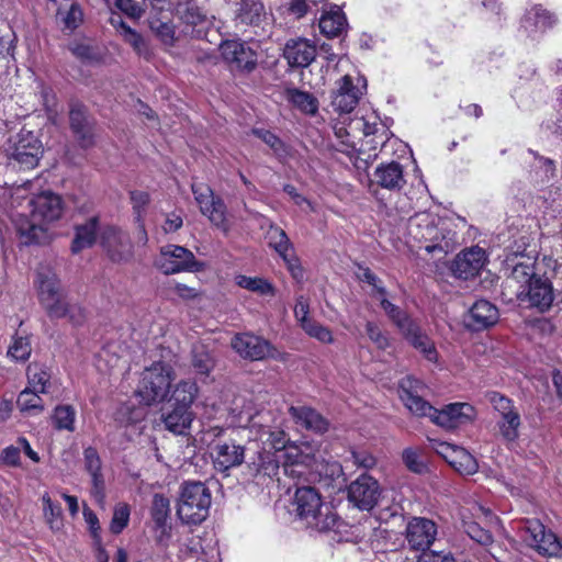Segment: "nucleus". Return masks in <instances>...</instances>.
Segmentation results:
<instances>
[{
    "mask_svg": "<svg viewBox=\"0 0 562 562\" xmlns=\"http://www.w3.org/2000/svg\"><path fill=\"white\" fill-rule=\"evenodd\" d=\"M381 495L379 482L371 475L363 473L347 487L348 501L361 510H371Z\"/></svg>",
    "mask_w": 562,
    "mask_h": 562,
    "instance_id": "ddd939ff",
    "label": "nucleus"
},
{
    "mask_svg": "<svg viewBox=\"0 0 562 562\" xmlns=\"http://www.w3.org/2000/svg\"><path fill=\"white\" fill-rule=\"evenodd\" d=\"M85 468L91 474L101 472V459L95 448L88 447L83 451Z\"/></svg>",
    "mask_w": 562,
    "mask_h": 562,
    "instance_id": "338daca9",
    "label": "nucleus"
},
{
    "mask_svg": "<svg viewBox=\"0 0 562 562\" xmlns=\"http://www.w3.org/2000/svg\"><path fill=\"white\" fill-rule=\"evenodd\" d=\"M270 438L272 449L276 451L258 449L254 451L246 463L245 475L257 484H261L262 479L273 477L279 471L278 452L285 447L284 434L282 431L270 432Z\"/></svg>",
    "mask_w": 562,
    "mask_h": 562,
    "instance_id": "6e6552de",
    "label": "nucleus"
},
{
    "mask_svg": "<svg viewBox=\"0 0 562 562\" xmlns=\"http://www.w3.org/2000/svg\"><path fill=\"white\" fill-rule=\"evenodd\" d=\"M284 95L294 108L305 114L314 115L318 111V100L307 91L288 88Z\"/></svg>",
    "mask_w": 562,
    "mask_h": 562,
    "instance_id": "c9c22d12",
    "label": "nucleus"
},
{
    "mask_svg": "<svg viewBox=\"0 0 562 562\" xmlns=\"http://www.w3.org/2000/svg\"><path fill=\"white\" fill-rule=\"evenodd\" d=\"M212 495L200 481L183 482L177 503V516L186 525H200L209 516Z\"/></svg>",
    "mask_w": 562,
    "mask_h": 562,
    "instance_id": "39448f33",
    "label": "nucleus"
},
{
    "mask_svg": "<svg viewBox=\"0 0 562 562\" xmlns=\"http://www.w3.org/2000/svg\"><path fill=\"white\" fill-rule=\"evenodd\" d=\"M401 334L411 346L425 357L426 360L429 362H437L438 352L434 341L415 321L406 326Z\"/></svg>",
    "mask_w": 562,
    "mask_h": 562,
    "instance_id": "c756f323",
    "label": "nucleus"
},
{
    "mask_svg": "<svg viewBox=\"0 0 562 562\" xmlns=\"http://www.w3.org/2000/svg\"><path fill=\"white\" fill-rule=\"evenodd\" d=\"M130 520V508L127 505H121L114 508L110 522V531L113 535L121 533L127 526Z\"/></svg>",
    "mask_w": 562,
    "mask_h": 562,
    "instance_id": "13d9d810",
    "label": "nucleus"
},
{
    "mask_svg": "<svg viewBox=\"0 0 562 562\" xmlns=\"http://www.w3.org/2000/svg\"><path fill=\"white\" fill-rule=\"evenodd\" d=\"M293 505L296 516L304 520L308 528L327 532L337 526V514L322 502L319 493L312 486L297 487Z\"/></svg>",
    "mask_w": 562,
    "mask_h": 562,
    "instance_id": "20e7f679",
    "label": "nucleus"
},
{
    "mask_svg": "<svg viewBox=\"0 0 562 562\" xmlns=\"http://www.w3.org/2000/svg\"><path fill=\"white\" fill-rule=\"evenodd\" d=\"M485 251L475 246L461 251L451 262L450 271L456 278L469 280L476 277L485 263Z\"/></svg>",
    "mask_w": 562,
    "mask_h": 562,
    "instance_id": "aec40b11",
    "label": "nucleus"
},
{
    "mask_svg": "<svg viewBox=\"0 0 562 562\" xmlns=\"http://www.w3.org/2000/svg\"><path fill=\"white\" fill-rule=\"evenodd\" d=\"M289 414L295 424L315 434L323 435L329 428V422L310 406H290Z\"/></svg>",
    "mask_w": 562,
    "mask_h": 562,
    "instance_id": "7c9ffc66",
    "label": "nucleus"
},
{
    "mask_svg": "<svg viewBox=\"0 0 562 562\" xmlns=\"http://www.w3.org/2000/svg\"><path fill=\"white\" fill-rule=\"evenodd\" d=\"M361 94L352 78L346 75L337 82V89L331 93L330 105L339 114L350 113L359 103Z\"/></svg>",
    "mask_w": 562,
    "mask_h": 562,
    "instance_id": "5701e85b",
    "label": "nucleus"
},
{
    "mask_svg": "<svg viewBox=\"0 0 562 562\" xmlns=\"http://www.w3.org/2000/svg\"><path fill=\"white\" fill-rule=\"evenodd\" d=\"M15 34L10 27L0 29V59L13 57Z\"/></svg>",
    "mask_w": 562,
    "mask_h": 562,
    "instance_id": "680f3d73",
    "label": "nucleus"
},
{
    "mask_svg": "<svg viewBox=\"0 0 562 562\" xmlns=\"http://www.w3.org/2000/svg\"><path fill=\"white\" fill-rule=\"evenodd\" d=\"M488 400L499 416L517 411L513 401L498 392L490 393Z\"/></svg>",
    "mask_w": 562,
    "mask_h": 562,
    "instance_id": "0e129e2a",
    "label": "nucleus"
},
{
    "mask_svg": "<svg viewBox=\"0 0 562 562\" xmlns=\"http://www.w3.org/2000/svg\"><path fill=\"white\" fill-rule=\"evenodd\" d=\"M4 154L10 165L21 169H33L38 165L44 147L33 132L22 128L8 139Z\"/></svg>",
    "mask_w": 562,
    "mask_h": 562,
    "instance_id": "0eeeda50",
    "label": "nucleus"
},
{
    "mask_svg": "<svg viewBox=\"0 0 562 562\" xmlns=\"http://www.w3.org/2000/svg\"><path fill=\"white\" fill-rule=\"evenodd\" d=\"M178 12L181 20L189 25H198L205 20V15L201 12L200 8L193 2H186L180 4Z\"/></svg>",
    "mask_w": 562,
    "mask_h": 562,
    "instance_id": "4d7b16f0",
    "label": "nucleus"
},
{
    "mask_svg": "<svg viewBox=\"0 0 562 562\" xmlns=\"http://www.w3.org/2000/svg\"><path fill=\"white\" fill-rule=\"evenodd\" d=\"M359 271L360 272L358 273V279L362 282L372 285L373 291L376 293V296L387 294L386 289L382 285V281L375 273L371 271L370 268L359 266Z\"/></svg>",
    "mask_w": 562,
    "mask_h": 562,
    "instance_id": "e2e57ef3",
    "label": "nucleus"
},
{
    "mask_svg": "<svg viewBox=\"0 0 562 562\" xmlns=\"http://www.w3.org/2000/svg\"><path fill=\"white\" fill-rule=\"evenodd\" d=\"M214 464L218 471H227L232 468L239 467L244 462L247 463L251 456H248L249 448L236 445L235 441L228 440L218 442L214 447Z\"/></svg>",
    "mask_w": 562,
    "mask_h": 562,
    "instance_id": "4be33fe9",
    "label": "nucleus"
},
{
    "mask_svg": "<svg viewBox=\"0 0 562 562\" xmlns=\"http://www.w3.org/2000/svg\"><path fill=\"white\" fill-rule=\"evenodd\" d=\"M76 412L70 405H59L54 409L53 423L55 428L59 430H75Z\"/></svg>",
    "mask_w": 562,
    "mask_h": 562,
    "instance_id": "de8ad7c7",
    "label": "nucleus"
},
{
    "mask_svg": "<svg viewBox=\"0 0 562 562\" xmlns=\"http://www.w3.org/2000/svg\"><path fill=\"white\" fill-rule=\"evenodd\" d=\"M98 226V216H91L83 224L75 226V237L70 246L72 254H79L81 250L90 248L95 243Z\"/></svg>",
    "mask_w": 562,
    "mask_h": 562,
    "instance_id": "f704fd0d",
    "label": "nucleus"
},
{
    "mask_svg": "<svg viewBox=\"0 0 562 562\" xmlns=\"http://www.w3.org/2000/svg\"><path fill=\"white\" fill-rule=\"evenodd\" d=\"M496 424L504 440L514 442L519 438L521 420L518 411L499 416Z\"/></svg>",
    "mask_w": 562,
    "mask_h": 562,
    "instance_id": "58836bf2",
    "label": "nucleus"
},
{
    "mask_svg": "<svg viewBox=\"0 0 562 562\" xmlns=\"http://www.w3.org/2000/svg\"><path fill=\"white\" fill-rule=\"evenodd\" d=\"M418 384L419 382L412 378L402 380L400 397L412 414L418 417H428L434 406L417 393Z\"/></svg>",
    "mask_w": 562,
    "mask_h": 562,
    "instance_id": "cd10ccee",
    "label": "nucleus"
},
{
    "mask_svg": "<svg viewBox=\"0 0 562 562\" xmlns=\"http://www.w3.org/2000/svg\"><path fill=\"white\" fill-rule=\"evenodd\" d=\"M150 516L155 525V529L159 531L157 540L161 542L164 538L170 537V526L168 519L170 517L169 498L162 494L156 493L153 497Z\"/></svg>",
    "mask_w": 562,
    "mask_h": 562,
    "instance_id": "473e14b6",
    "label": "nucleus"
},
{
    "mask_svg": "<svg viewBox=\"0 0 562 562\" xmlns=\"http://www.w3.org/2000/svg\"><path fill=\"white\" fill-rule=\"evenodd\" d=\"M108 7H114L132 20H139L146 11V0H104Z\"/></svg>",
    "mask_w": 562,
    "mask_h": 562,
    "instance_id": "a18cd8bd",
    "label": "nucleus"
},
{
    "mask_svg": "<svg viewBox=\"0 0 562 562\" xmlns=\"http://www.w3.org/2000/svg\"><path fill=\"white\" fill-rule=\"evenodd\" d=\"M31 342L27 337H15L8 349V356L15 361H26L31 356Z\"/></svg>",
    "mask_w": 562,
    "mask_h": 562,
    "instance_id": "6e6d98bb",
    "label": "nucleus"
},
{
    "mask_svg": "<svg viewBox=\"0 0 562 562\" xmlns=\"http://www.w3.org/2000/svg\"><path fill=\"white\" fill-rule=\"evenodd\" d=\"M156 267L165 274H173L182 271L199 272L204 263L195 259L193 252L178 245H166L160 248L156 260Z\"/></svg>",
    "mask_w": 562,
    "mask_h": 562,
    "instance_id": "1a4fd4ad",
    "label": "nucleus"
},
{
    "mask_svg": "<svg viewBox=\"0 0 562 562\" xmlns=\"http://www.w3.org/2000/svg\"><path fill=\"white\" fill-rule=\"evenodd\" d=\"M504 270L509 280L519 284V290H525L526 285H529L538 277L536 261L530 257L514 255L512 258H507Z\"/></svg>",
    "mask_w": 562,
    "mask_h": 562,
    "instance_id": "a878e982",
    "label": "nucleus"
},
{
    "mask_svg": "<svg viewBox=\"0 0 562 562\" xmlns=\"http://www.w3.org/2000/svg\"><path fill=\"white\" fill-rule=\"evenodd\" d=\"M29 384L32 389L46 393V384L49 382V373L36 363L27 367Z\"/></svg>",
    "mask_w": 562,
    "mask_h": 562,
    "instance_id": "603ef678",
    "label": "nucleus"
},
{
    "mask_svg": "<svg viewBox=\"0 0 562 562\" xmlns=\"http://www.w3.org/2000/svg\"><path fill=\"white\" fill-rule=\"evenodd\" d=\"M464 532L475 542L481 546L487 547L493 543V535L490 530L482 528L475 521L464 522Z\"/></svg>",
    "mask_w": 562,
    "mask_h": 562,
    "instance_id": "5fc2aeb1",
    "label": "nucleus"
},
{
    "mask_svg": "<svg viewBox=\"0 0 562 562\" xmlns=\"http://www.w3.org/2000/svg\"><path fill=\"white\" fill-rule=\"evenodd\" d=\"M100 244L113 262H128L134 256L130 234L116 226H106L101 232Z\"/></svg>",
    "mask_w": 562,
    "mask_h": 562,
    "instance_id": "9b49d317",
    "label": "nucleus"
},
{
    "mask_svg": "<svg viewBox=\"0 0 562 562\" xmlns=\"http://www.w3.org/2000/svg\"><path fill=\"white\" fill-rule=\"evenodd\" d=\"M148 23L150 30L162 44L167 46H173L176 42V30L168 15L162 18L149 16Z\"/></svg>",
    "mask_w": 562,
    "mask_h": 562,
    "instance_id": "4c0bfd02",
    "label": "nucleus"
},
{
    "mask_svg": "<svg viewBox=\"0 0 562 562\" xmlns=\"http://www.w3.org/2000/svg\"><path fill=\"white\" fill-rule=\"evenodd\" d=\"M428 417L437 426L454 429L473 419L474 407L469 403H451L442 409L432 407Z\"/></svg>",
    "mask_w": 562,
    "mask_h": 562,
    "instance_id": "dca6fc26",
    "label": "nucleus"
},
{
    "mask_svg": "<svg viewBox=\"0 0 562 562\" xmlns=\"http://www.w3.org/2000/svg\"><path fill=\"white\" fill-rule=\"evenodd\" d=\"M528 153L535 158L532 168L541 182H549L557 176V166L553 159L541 156L538 151L531 148L528 149Z\"/></svg>",
    "mask_w": 562,
    "mask_h": 562,
    "instance_id": "c03bdc74",
    "label": "nucleus"
},
{
    "mask_svg": "<svg viewBox=\"0 0 562 562\" xmlns=\"http://www.w3.org/2000/svg\"><path fill=\"white\" fill-rule=\"evenodd\" d=\"M283 56L289 66L293 68H305L314 61L316 47L305 38H291L285 43Z\"/></svg>",
    "mask_w": 562,
    "mask_h": 562,
    "instance_id": "393cba45",
    "label": "nucleus"
},
{
    "mask_svg": "<svg viewBox=\"0 0 562 562\" xmlns=\"http://www.w3.org/2000/svg\"><path fill=\"white\" fill-rule=\"evenodd\" d=\"M403 461L407 469L414 473L422 474L426 471V464L420 460L419 454L414 449L403 451Z\"/></svg>",
    "mask_w": 562,
    "mask_h": 562,
    "instance_id": "69168bd1",
    "label": "nucleus"
},
{
    "mask_svg": "<svg viewBox=\"0 0 562 562\" xmlns=\"http://www.w3.org/2000/svg\"><path fill=\"white\" fill-rule=\"evenodd\" d=\"M192 193L198 202L201 212L207 215L210 221L217 227L227 231L226 224V205L224 202L213 195V191L206 184H192Z\"/></svg>",
    "mask_w": 562,
    "mask_h": 562,
    "instance_id": "4468645a",
    "label": "nucleus"
},
{
    "mask_svg": "<svg viewBox=\"0 0 562 562\" xmlns=\"http://www.w3.org/2000/svg\"><path fill=\"white\" fill-rule=\"evenodd\" d=\"M373 177L379 187L390 191L397 192L406 186L403 166L395 160L378 165Z\"/></svg>",
    "mask_w": 562,
    "mask_h": 562,
    "instance_id": "c85d7f7f",
    "label": "nucleus"
},
{
    "mask_svg": "<svg viewBox=\"0 0 562 562\" xmlns=\"http://www.w3.org/2000/svg\"><path fill=\"white\" fill-rule=\"evenodd\" d=\"M38 296L41 304L50 318L68 317L69 322L80 325L83 315L80 308L70 306L64 296L60 280L57 274L46 266L37 271Z\"/></svg>",
    "mask_w": 562,
    "mask_h": 562,
    "instance_id": "f03ea898",
    "label": "nucleus"
},
{
    "mask_svg": "<svg viewBox=\"0 0 562 562\" xmlns=\"http://www.w3.org/2000/svg\"><path fill=\"white\" fill-rule=\"evenodd\" d=\"M437 536L436 524L425 517H413L405 530V538L411 549L426 551L432 544Z\"/></svg>",
    "mask_w": 562,
    "mask_h": 562,
    "instance_id": "f3484780",
    "label": "nucleus"
},
{
    "mask_svg": "<svg viewBox=\"0 0 562 562\" xmlns=\"http://www.w3.org/2000/svg\"><path fill=\"white\" fill-rule=\"evenodd\" d=\"M525 541L538 553L548 557H562V543L551 530L538 519H528L525 524Z\"/></svg>",
    "mask_w": 562,
    "mask_h": 562,
    "instance_id": "f8f14e48",
    "label": "nucleus"
},
{
    "mask_svg": "<svg viewBox=\"0 0 562 562\" xmlns=\"http://www.w3.org/2000/svg\"><path fill=\"white\" fill-rule=\"evenodd\" d=\"M82 514H83L85 521L89 526V530L94 540V543L100 542L101 541V536H100L101 527H100L98 516L87 505H85Z\"/></svg>",
    "mask_w": 562,
    "mask_h": 562,
    "instance_id": "774afa93",
    "label": "nucleus"
},
{
    "mask_svg": "<svg viewBox=\"0 0 562 562\" xmlns=\"http://www.w3.org/2000/svg\"><path fill=\"white\" fill-rule=\"evenodd\" d=\"M69 127L78 145L83 148H90L95 143V119L89 112L87 105L82 102L72 100L69 103Z\"/></svg>",
    "mask_w": 562,
    "mask_h": 562,
    "instance_id": "9d476101",
    "label": "nucleus"
},
{
    "mask_svg": "<svg viewBox=\"0 0 562 562\" xmlns=\"http://www.w3.org/2000/svg\"><path fill=\"white\" fill-rule=\"evenodd\" d=\"M128 43L135 53L146 60H150L154 53L149 46V43L134 29H126V35L123 38Z\"/></svg>",
    "mask_w": 562,
    "mask_h": 562,
    "instance_id": "09e8293b",
    "label": "nucleus"
},
{
    "mask_svg": "<svg viewBox=\"0 0 562 562\" xmlns=\"http://www.w3.org/2000/svg\"><path fill=\"white\" fill-rule=\"evenodd\" d=\"M232 348L243 358L250 360H262L273 357L274 348L265 338L254 334H238L232 339Z\"/></svg>",
    "mask_w": 562,
    "mask_h": 562,
    "instance_id": "a211bd4d",
    "label": "nucleus"
},
{
    "mask_svg": "<svg viewBox=\"0 0 562 562\" xmlns=\"http://www.w3.org/2000/svg\"><path fill=\"white\" fill-rule=\"evenodd\" d=\"M439 453L445 460L462 475H471L477 472L476 459L464 448L449 443H441Z\"/></svg>",
    "mask_w": 562,
    "mask_h": 562,
    "instance_id": "bb28decb",
    "label": "nucleus"
},
{
    "mask_svg": "<svg viewBox=\"0 0 562 562\" xmlns=\"http://www.w3.org/2000/svg\"><path fill=\"white\" fill-rule=\"evenodd\" d=\"M221 54L226 63L240 71L249 74L257 67V53L246 43L225 41L221 44Z\"/></svg>",
    "mask_w": 562,
    "mask_h": 562,
    "instance_id": "6ab92c4d",
    "label": "nucleus"
},
{
    "mask_svg": "<svg viewBox=\"0 0 562 562\" xmlns=\"http://www.w3.org/2000/svg\"><path fill=\"white\" fill-rule=\"evenodd\" d=\"M366 333L378 349L385 350L390 347L387 335L374 322L366 323Z\"/></svg>",
    "mask_w": 562,
    "mask_h": 562,
    "instance_id": "bf43d9fd",
    "label": "nucleus"
},
{
    "mask_svg": "<svg viewBox=\"0 0 562 562\" xmlns=\"http://www.w3.org/2000/svg\"><path fill=\"white\" fill-rule=\"evenodd\" d=\"M517 297L521 302H528L530 307L544 313L550 310L554 301L552 283L548 278L538 276L529 285H526L525 290L518 291Z\"/></svg>",
    "mask_w": 562,
    "mask_h": 562,
    "instance_id": "2eb2a0df",
    "label": "nucleus"
},
{
    "mask_svg": "<svg viewBox=\"0 0 562 562\" xmlns=\"http://www.w3.org/2000/svg\"><path fill=\"white\" fill-rule=\"evenodd\" d=\"M302 328L307 335L316 338L321 342L330 344L334 340L331 331L327 327L313 321L303 323Z\"/></svg>",
    "mask_w": 562,
    "mask_h": 562,
    "instance_id": "052dcab7",
    "label": "nucleus"
},
{
    "mask_svg": "<svg viewBox=\"0 0 562 562\" xmlns=\"http://www.w3.org/2000/svg\"><path fill=\"white\" fill-rule=\"evenodd\" d=\"M422 237L428 241V244L425 245V250L428 254L438 251L447 255L453 251L459 244L457 232L448 227L446 224H442L441 226L427 224Z\"/></svg>",
    "mask_w": 562,
    "mask_h": 562,
    "instance_id": "412c9836",
    "label": "nucleus"
},
{
    "mask_svg": "<svg viewBox=\"0 0 562 562\" xmlns=\"http://www.w3.org/2000/svg\"><path fill=\"white\" fill-rule=\"evenodd\" d=\"M318 483L324 488L340 490V482L344 481L342 467L338 462H326L318 465Z\"/></svg>",
    "mask_w": 562,
    "mask_h": 562,
    "instance_id": "e433bc0d",
    "label": "nucleus"
},
{
    "mask_svg": "<svg viewBox=\"0 0 562 562\" xmlns=\"http://www.w3.org/2000/svg\"><path fill=\"white\" fill-rule=\"evenodd\" d=\"M557 16L544 9L541 4H535L526 11L521 19V27L528 33L529 36L543 33L548 29L553 27L557 23Z\"/></svg>",
    "mask_w": 562,
    "mask_h": 562,
    "instance_id": "2f4dec72",
    "label": "nucleus"
},
{
    "mask_svg": "<svg viewBox=\"0 0 562 562\" xmlns=\"http://www.w3.org/2000/svg\"><path fill=\"white\" fill-rule=\"evenodd\" d=\"M251 134L260 138L267 144L278 157L286 156V147L282 139L269 130L255 127L251 130Z\"/></svg>",
    "mask_w": 562,
    "mask_h": 562,
    "instance_id": "8fccbe9b",
    "label": "nucleus"
},
{
    "mask_svg": "<svg viewBox=\"0 0 562 562\" xmlns=\"http://www.w3.org/2000/svg\"><path fill=\"white\" fill-rule=\"evenodd\" d=\"M235 281L238 286L260 295L273 296L276 294V289L272 283L263 278L239 274L235 278Z\"/></svg>",
    "mask_w": 562,
    "mask_h": 562,
    "instance_id": "37998d69",
    "label": "nucleus"
},
{
    "mask_svg": "<svg viewBox=\"0 0 562 562\" xmlns=\"http://www.w3.org/2000/svg\"><path fill=\"white\" fill-rule=\"evenodd\" d=\"M347 29V18L339 5H331L330 10L324 12L319 19V30L329 38L341 36Z\"/></svg>",
    "mask_w": 562,
    "mask_h": 562,
    "instance_id": "72a5a7b5",
    "label": "nucleus"
},
{
    "mask_svg": "<svg viewBox=\"0 0 562 562\" xmlns=\"http://www.w3.org/2000/svg\"><path fill=\"white\" fill-rule=\"evenodd\" d=\"M268 238L270 247H272L278 254H283L285 250H293V244L286 233L279 226H270L268 231Z\"/></svg>",
    "mask_w": 562,
    "mask_h": 562,
    "instance_id": "3c124183",
    "label": "nucleus"
},
{
    "mask_svg": "<svg viewBox=\"0 0 562 562\" xmlns=\"http://www.w3.org/2000/svg\"><path fill=\"white\" fill-rule=\"evenodd\" d=\"M263 4L257 0H240L236 19L246 25H255L260 22L263 13Z\"/></svg>",
    "mask_w": 562,
    "mask_h": 562,
    "instance_id": "a19ab883",
    "label": "nucleus"
},
{
    "mask_svg": "<svg viewBox=\"0 0 562 562\" xmlns=\"http://www.w3.org/2000/svg\"><path fill=\"white\" fill-rule=\"evenodd\" d=\"M175 379L173 368L164 361L154 362L143 372L137 386V395L146 405L164 401Z\"/></svg>",
    "mask_w": 562,
    "mask_h": 562,
    "instance_id": "423d86ee",
    "label": "nucleus"
},
{
    "mask_svg": "<svg viewBox=\"0 0 562 562\" xmlns=\"http://www.w3.org/2000/svg\"><path fill=\"white\" fill-rule=\"evenodd\" d=\"M192 367L198 374L209 375L214 368V359L205 346L192 348Z\"/></svg>",
    "mask_w": 562,
    "mask_h": 562,
    "instance_id": "49530a36",
    "label": "nucleus"
},
{
    "mask_svg": "<svg viewBox=\"0 0 562 562\" xmlns=\"http://www.w3.org/2000/svg\"><path fill=\"white\" fill-rule=\"evenodd\" d=\"M38 390L26 387L16 400V406L22 413L37 415L44 411L43 400L40 397Z\"/></svg>",
    "mask_w": 562,
    "mask_h": 562,
    "instance_id": "ea45409f",
    "label": "nucleus"
},
{
    "mask_svg": "<svg viewBox=\"0 0 562 562\" xmlns=\"http://www.w3.org/2000/svg\"><path fill=\"white\" fill-rule=\"evenodd\" d=\"M198 385L191 380H181L176 384L170 398L169 409L162 414L167 430L175 435H186L194 419L192 405L198 396Z\"/></svg>",
    "mask_w": 562,
    "mask_h": 562,
    "instance_id": "7ed1b4c3",
    "label": "nucleus"
},
{
    "mask_svg": "<svg viewBox=\"0 0 562 562\" xmlns=\"http://www.w3.org/2000/svg\"><path fill=\"white\" fill-rule=\"evenodd\" d=\"M380 305L391 322L398 328L400 333L408 326L414 319L400 306L393 304L386 299V295H378Z\"/></svg>",
    "mask_w": 562,
    "mask_h": 562,
    "instance_id": "79ce46f5",
    "label": "nucleus"
},
{
    "mask_svg": "<svg viewBox=\"0 0 562 562\" xmlns=\"http://www.w3.org/2000/svg\"><path fill=\"white\" fill-rule=\"evenodd\" d=\"M31 221L21 218L16 222V231L23 245L43 244L47 240L45 223L60 218L64 212L63 198L53 191H43L29 202Z\"/></svg>",
    "mask_w": 562,
    "mask_h": 562,
    "instance_id": "f257e3e1",
    "label": "nucleus"
},
{
    "mask_svg": "<svg viewBox=\"0 0 562 562\" xmlns=\"http://www.w3.org/2000/svg\"><path fill=\"white\" fill-rule=\"evenodd\" d=\"M130 200L133 207L135 223H140L144 218L146 207L150 202L148 192L134 190L130 192Z\"/></svg>",
    "mask_w": 562,
    "mask_h": 562,
    "instance_id": "864d4df0",
    "label": "nucleus"
},
{
    "mask_svg": "<svg viewBox=\"0 0 562 562\" xmlns=\"http://www.w3.org/2000/svg\"><path fill=\"white\" fill-rule=\"evenodd\" d=\"M498 319L496 305L487 300H477L469 311L465 325L472 331H481L494 326Z\"/></svg>",
    "mask_w": 562,
    "mask_h": 562,
    "instance_id": "b1692460",
    "label": "nucleus"
}]
</instances>
